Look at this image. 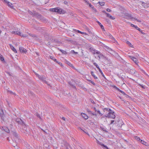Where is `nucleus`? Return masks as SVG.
<instances>
[{
  "label": "nucleus",
  "instance_id": "10",
  "mask_svg": "<svg viewBox=\"0 0 149 149\" xmlns=\"http://www.w3.org/2000/svg\"><path fill=\"white\" fill-rule=\"evenodd\" d=\"M36 75L38 76V77L39 78L42 80L43 81H44V82H45L46 84H47V82L45 80L43 77L42 76H40V75H39L38 74H36Z\"/></svg>",
  "mask_w": 149,
  "mask_h": 149
},
{
  "label": "nucleus",
  "instance_id": "9",
  "mask_svg": "<svg viewBox=\"0 0 149 149\" xmlns=\"http://www.w3.org/2000/svg\"><path fill=\"white\" fill-rule=\"evenodd\" d=\"M104 62H105V64L109 66H112L113 65L111 60L109 58L106 61H105Z\"/></svg>",
  "mask_w": 149,
  "mask_h": 149
},
{
  "label": "nucleus",
  "instance_id": "64",
  "mask_svg": "<svg viewBox=\"0 0 149 149\" xmlns=\"http://www.w3.org/2000/svg\"><path fill=\"white\" fill-rule=\"evenodd\" d=\"M37 117L39 118L40 119H41V118L40 117V115L39 114H37Z\"/></svg>",
  "mask_w": 149,
  "mask_h": 149
},
{
  "label": "nucleus",
  "instance_id": "31",
  "mask_svg": "<svg viewBox=\"0 0 149 149\" xmlns=\"http://www.w3.org/2000/svg\"><path fill=\"white\" fill-rule=\"evenodd\" d=\"M56 10H57V9H56V8H50L49 9V10L50 11L53 12H56Z\"/></svg>",
  "mask_w": 149,
  "mask_h": 149
},
{
  "label": "nucleus",
  "instance_id": "59",
  "mask_svg": "<svg viewBox=\"0 0 149 149\" xmlns=\"http://www.w3.org/2000/svg\"><path fill=\"white\" fill-rule=\"evenodd\" d=\"M101 53H100L99 51H97L96 50V52H95V53L99 54H100Z\"/></svg>",
  "mask_w": 149,
  "mask_h": 149
},
{
  "label": "nucleus",
  "instance_id": "51",
  "mask_svg": "<svg viewBox=\"0 0 149 149\" xmlns=\"http://www.w3.org/2000/svg\"><path fill=\"white\" fill-rule=\"evenodd\" d=\"M115 122V121L114 120H111V122L110 124V125L112 124H115L114 123Z\"/></svg>",
  "mask_w": 149,
  "mask_h": 149
},
{
  "label": "nucleus",
  "instance_id": "8",
  "mask_svg": "<svg viewBox=\"0 0 149 149\" xmlns=\"http://www.w3.org/2000/svg\"><path fill=\"white\" fill-rule=\"evenodd\" d=\"M56 9H57V10H56V12H57L58 13L61 14L65 13V11L63 10L62 9L59 7H56Z\"/></svg>",
  "mask_w": 149,
  "mask_h": 149
},
{
  "label": "nucleus",
  "instance_id": "58",
  "mask_svg": "<svg viewBox=\"0 0 149 149\" xmlns=\"http://www.w3.org/2000/svg\"><path fill=\"white\" fill-rule=\"evenodd\" d=\"M15 149H19V147L16 145L15 146H13Z\"/></svg>",
  "mask_w": 149,
  "mask_h": 149
},
{
  "label": "nucleus",
  "instance_id": "40",
  "mask_svg": "<svg viewBox=\"0 0 149 149\" xmlns=\"http://www.w3.org/2000/svg\"><path fill=\"white\" fill-rule=\"evenodd\" d=\"M99 4L101 5V6H103L104 4V2H98Z\"/></svg>",
  "mask_w": 149,
  "mask_h": 149
},
{
  "label": "nucleus",
  "instance_id": "43",
  "mask_svg": "<svg viewBox=\"0 0 149 149\" xmlns=\"http://www.w3.org/2000/svg\"><path fill=\"white\" fill-rule=\"evenodd\" d=\"M8 92H9L11 94L15 95V93H14V92H13L12 91H11L8 90Z\"/></svg>",
  "mask_w": 149,
  "mask_h": 149
},
{
  "label": "nucleus",
  "instance_id": "56",
  "mask_svg": "<svg viewBox=\"0 0 149 149\" xmlns=\"http://www.w3.org/2000/svg\"><path fill=\"white\" fill-rule=\"evenodd\" d=\"M5 127H0V129L3 130V131H4V129H5Z\"/></svg>",
  "mask_w": 149,
  "mask_h": 149
},
{
  "label": "nucleus",
  "instance_id": "41",
  "mask_svg": "<svg viewBox=\"0 0 149 149\" xmlns=\"http://www.w3.org/2000/svg\"><path fill=\"white\" fill-rule=\"evenodd\" d=\"M133 58V61L136 64H137V59L135 58Z\"/></svg>",
  "mask_w": 149,
  "mask_h": 149
},
{
  "label": "nucleus",
  "instance_id": "48",
  "mask_svg": "<svg viewBox=\"0 0 149 149\" xmlns=\"http://www.w3.org/2000/svg\"><path fill=\"white\" fill-rule=\"evenodd\" d=\"M71 52L72 53H73L75 54H78V52H75L74 50H72L71 51Z\"/></svg>",
  "mask_w": 149,
  "mask_h": 149
},
{
  "label": "nucleus",
  "instance_id": "5",
  "mask_svg": "<svg viewBox=\"0 0 149 149\" xmlns=\"http://www.w3.org/2000/svg\"><path fill=\"white\" fill-rule=\"evenodd\" d=\"M106 49H105V50L111 54L113 55V54H115V52L110 47H106Z\"/></svg>",
  "mask_w": 149,
  "mask_h": 149
},
{
  "label": "nucleus",
  "instance_id": "1",
  "mask_svg": "<svg viewBox=\"0 0 149 149\" xmlns=\"http://www.w3.org/2000/svg\"><path fill=\"white\" fill-rule=\"evenodd\" d=\"M103 111L104 112H105V111H108L109 112L108 113L106 114L105 116L106 117L111 118L113 119L115 118V112L110 109L105 108L104 109Z\"/></svg>",
  "mask_w": 149,
  "mask_h": 149
},
{
  "label": "nucleus",
  "instance_id": "54",
  "mask_svg": "<svg viewBox=\"0 0 149 149\" xmlns=\"http://www.w3.org/2000/svg\"><path fill=\"white\" fill-rule=\"evenodd\" d=\"M97 113H99V114H100L101 116H102L103 115V114L101 113L100 112V111L99 110H97Z\"/></svg>",
  "mask_w": 149,
  "mask_h": 149
},
{
  "label": "nucleus",
  "instance_id": "2",
  "mask_svg": "<svg viewBox=\"0 0 149 149\" xmlns=\"http://www.w3.org/2000/svg\"><path fill=\"white\" fill-rule=\"evenodd\" d=\"M61 146L63 147H65L66 149H69L68 146L72 149V147L70 146L65 140H62L61 142Z\"/></svg>",
  "mask_w": 149,
  "mask_h": 149
},
{
  "label": "nucleus",
  "instance_id": "55",
  "mask_svg": "<svg viewBox=\"0 0 149 149\" xmlns=\"http://www.w3.org/2000/svg\"><path fill=\"white\" fill-rule=\"evenodd\" d=\"M138 85L140 86L142 88L144 89H145V87L143 86L142 85L140 84H139Z\"/></svg>",
  "mask_w": 149,
  "mask_h": 149
},
{
  "label": "nucleus",
  "instance_id": "49",
  "mask_svg": "<svg viewBox=\"0 0 149 149\" xmlns=\"http://www.w3.org/2000/svg\"><path fill=\"white\" fill-rule=\"evenodd\" d=\"M126 42L127 44L130 45V47H132V45L131 43L129 41H127Z\"/></svg>",
  "mask_w": 149,
  "mask_h": 149
},
{
  "label": "nucleus",
  "instance_id": "63",
  "mask_svg": "<svg viewBox=\"0 0 149 149\" xmlns=\"http://www.w3.org/2000/svg\"><path fill=\"white\" fill-rule=\"evenodd\" d=\"M107 11L109 12H111V10L109 8H107L106 10Z\"/></svg>",
  "mask_w": 149,
  "mask_h": 149
},
{
  "label": "nucleus",
  "instance_id": "24",
  "mask_svg": "<svg viewBox=\"0 0 149 149\" xmlns=\"http://www.w3.org/2000/svg\"><path fill=\"white\" fill-rule=\"evenodd\" d=\"M50 58L51 59L53 60L54 62L56 63H58V61L56 60V59H55L53 56H51L50 57Z\"/></svg>",
  "mask_w": 149,
  "mask_h": 149
},
{
  "label": "nucleus",
  "instance_id": "45",
  "mask_svg": "<svg viewBox=\"0 0 149 149\" xmlns=\"http://www.w3.org/2000/svg\"><path fill=\"white\" fill-rule=\"evenodd\" d=\"M88 81L90 83H91L92 84H93V85H95V84L93 81H91L90 80H88Z\"/></svg>",
  "mask_w": 149,
  "mask_h": 149
},
{
  "label": "nucleus",
  "instance_id": "23",
  "mask_svg": "<svg viewBox=\"0 0 149 149\" xmlns=\"http://www.w3.org/2000/svg\"><path fill=\"white\" fill-rule=\"evenodd\" d=\"M68 84L72 88L74 89H76V86H74L73 84H72V83L71 81H69L68 82Z\"/></svg>",
  "mask_w": 149,
  "mask_h": 149
},
{
  "label": "nucleus",
  "instance_id": "15",
  "mask_svg": "<svg viewBox=\"0 0 149 149\" xmlns=\"http://www.w3.org/2000/svg\"><path fill=\"white\" fill-rule=\"evenodd\" d=\"M12 134L16 138H18V135L17 133L15 132H12Z\"/></svg>",
  "mask_w": 149,
  "mask_h": 149
},
{
  "label": "nucleus",
  "instance_id": "36",
  "mask_svg": "<svg viewBox=\"0 0 149 149\" xmlns=\"http://www.w3.org/2000/svg\"><path fill=\"white\" fill-rule=\"evenodd\" d=\"M135 29H136L137 30H138V31H140L141 33H143L142 32V30H141L137 26H136V27L135 28Z\"/></svg>",
  "mask_w": 149,
  "mask_h": 149
},
{
  "label": "nucleus",
  "instance_id": "34",
  "mask_svg": "<svg viewBox=\"0 0 149 149\" xmlns=\"http://www.w3.org/2000/svg\"><path fill=\"white\" fill-rule=\"evenodd\" d=\"M88 113L91 115H92L93 116H95L96 117L97 116V115L96 114L94 113H93L91 111H90L89 112H88Z\"/></svg>",
  "mask_w": 149,
  "mask_h": 149
},
{
  "label": "nucleus",
  "instance_id": "57",
  "mask_svg": "<svg viewBox=\"0 0 149 149\" xmlns=\"http://www.w3.org/2000/svg\"><path fill=\"white\" fill-rule=\"evenodd\" d=\"M109 18L111 19H115V18L114 17H112L111 15Z\"/></svg>",
  "mask_w": 149,
  "mask_h": 149
},
{
  "label": "nucleus",
  "instance_id": "27",
  "mask_svg": "<svg viewBox=\"0 0 149 149\" xmlns=\"http://www.w3.org/2000/svg\"><path fill=\"white\" fill-rule=\"evenodd\" d=\"M104 56V55H103L102 53H101L100 54H99V55L97 56V57L99 58V60L101 58H102Z\"/></svg>",
  "mask_w": 149,
  "mask_h": 149
},
{
  "label": "nucleus",
  "instance_id": "62",
  "mask_svg": "<svg viewBox=\"0 0 149 149\" xmlns=\"http://www.w3.org/2000/svg\"><path fill=\"white\" fill-rule=\"evenodd\" d=\"M130 25H131V26H132V27H134L135 28L136 27V26H135V25H134V24H131Z\"/></svg>",
  "mask_w": 149,
  "mask_h": 149
},
{
  "label": "nucleus",
  "instance_id": "32",
  "mask_svg": "<svg viewBox=\"0 0 149 149\" xmlns=\"http://www.w3.org/2000/svg\"><path fill=\"white\" fill-rule=\"evenodd\" d=\"M79 128L80 129V130H81L84 132L86 134H87L89 136V134L86 130L85 131V130H83L82 129H81V128L80 127H79Z\"/></svg>",
  "mask_w": 149,
  "mask_h": 149
},
{
  "label": "nucleus",
  "instance_id": "3",
  "mask_svg": "<svg viewBox=\"0 0 149 149\" xmlns=\"http://www.w3.org/2000/svg\"><path fill=\"white\" fill-rule=\"evenodd\" d=\"M30 14L33 15V17H34L36 18H38V19H41L42 18V16L39 13L36 12H32L30 11L29 12Z\"/></svg>",
  "mask_w": 149,
  "mask_h": 149
},
{
  "label": "nucleus",
  "instance_id": "21",
  "mask_svg": "<svg viewBox=\"0 0 149 149\" xmlns=\"http://www.w3.org/2000/svg\"><path fill=\"white\" fill-rule=\"evenodd\" d=\"M74 31L76 32H77L79 33H80L82 34H84L85 35H87V34H86V33H85L84 32H82L81 31H79V30H77L76 29H74Z\"/></svg>",
  "mask_w": 149,
  "mask_h": 149
},
{
  "label": "nucleus",
  "instance_id": "7",
  "mask_svg": "<svg viewBox=\"0 0 149 149\" xmlns=\"http://www.w3.org/2000/svg\"><path fill=\"white\" fill-rule=\"evenodd\" d=\"M0 116L1 119L3 121L5 122L4 118L5 117V115L4 113L3 110L2 109L0 110Z\"/></svg>",
  "mask_w": 149,
  "mask_h": 149
},
{
  "label": "nucleus",
  "instance_id": "42",
  "mask_svg": "<svg viewBox=\"0 0 149 149\" xmlns=\"http://www.w3.org/2000/svg\"><path fill=\"white\" fill-rule=\"evenodd\" d=\"M93 64L94 65L96 66V67L98 69L100 68L98 66L97 64L96 63H93Z\"/></svg>",
  "mask_w": 149,
  "mask_h": 149
},
{
  "label": "nucleus",
  "instance_id": "16",
  "mask_svg": "<svg viewBox=\"0 0 149 149\" xmlns=\"http://www.w3.org/2000/svg\"><path fill=\"white\" fill-rule=\"evenodd\" d=\"M136 70L134 69H130L129 72V74H134L135 73Z\"/></svg>",
  "mask_w": 149,
  "mask_h": 149
},
{
  "label": "nucleus",
  "instance_id": "18",
  "mask_svg": "<svg viewBox=\"0 0 149 149\" xmlns=\"http://www.w3.org/2000/svg\"><path fill=\"white\" fill-rule=\"evenodd\" d=\"M109 37L110 39L112 40V41H113L114 42H116V40L110 34H109Z\"/></svg>",
  "mask_w": 149,
  "mask_h": 149
},
{
  "label": "nucleus",
  "instance_id": "13",
  "mask_svg": "<svg viewBox=\"0 0 149 149\" xmlns=\"http://www.w3.org/2000/svg\"><path fill=\"white\" fill-rule=\"evenodd\" d=\"M81 114L82 117L84 119L86 120L88 118V116H87V115H86L85 113H82Z\"/></svg>",
  "mask_w": 149,
  "mask_h": 149
},
{
  "label": "nucleus",
  "instance_id": "17",
  "mask_svg": "<svg viewBox=\"0 0 149 149\" xmlns=\"http://www.w3.org/2000/svg\"><path fill=\"white\" fill-rule=\"evenodd\" d=\"M65 62L66 63L68 64L70 67H73L72 65L66 59H65Z\"/></svg>",
  "mask_w": 149,
  "mask_h": 149
},
{
  "label": "nucleus",
  "instance_id": "19",
  "mask_svg": "<svg viewBox=\"0 0 149 149\" xmlns=\"http://www.w3.org/2000/svg\"><path fill=\"white\" fill-rule=\"evenodd\" d=\"M8 6L11 8H13V5L11 3L8 2H7Z\"/></svg>",
  "mask_w": 149,
  "mask_h": 149
},
{
  "label": "nucleus",
  "instance_id": "20",
  "mask_svg": "<svg viewBox=\"0 0 149 149\" xmlns=\"http://www.w3.org/2000/svg\"><path fill=\"white\" fill-rule=\"evenodd\" d=\"M0 59L3 63L5 62V61L4 60V57H3L2 55L1 54H0Z\"/></svg>",
  "mask_w": 149,
  "mask_h": 149
},
{
  "label": "nucleus",
  "instance_id": "26",
  "mask_svg": "<svg viewBox=\"0 0 149 149\" xmlns=\"http://www.w3.org/2000/svg\"><path fill=\"white\" fill-rule=\"evenodd\" d=\"M99 70V71L100 72V73L101 74V75H102V76L105 79H106V77H105L104 75V74H103L102 71V70H101V69H100V68L99 69H98Z\"/></svg>",
  "mask_w": 149,
  "mask_h": 149
},
{
  "label": "nucleus",
  "instance_id": "52",
  "mask_svg": "<svg viewBox=\"0 0 149 149\" xmlns=\"http://www.w3.org/2000/svg\"><path fill=\"white\" fill-rule=\"evenodd\" d=\"M142 5L144 6V7H145V6H146V4L145 3L143 2H142L141 3Z\"/></svg>",
  "mask_w": 149,
  "mask_h": 149
},
{
  "label": "nucleus",
  "instance_id": "33",
  "mask_svg": "<svg viewBox=\"0 0 149 149\" xmlns=\"http://www.w3.org/2000/svg\"><path fill=\"white\" fill-rule=\"evenodd\" d=\"M97 22L98 24L101 29H104V27L101 24V23L98 21H97Z\"/></svg>",
  "mask_w": 149,
  "mask_h": 149
},
{
  "label": "nucleus",
  "instance_id": "46",
  "mask_svg": "<svg viewBox=\"0 0 149 149\" xmlns=\"http://www.w3.org/2000/svg\"><path fill=\"white\" fill-rule=\"evenodd\" d=\"M60 51L63 54H67V52L65 51L62 50H60Z\"/></svg>",
  "mask_w": 149,
  "mask_h": 149
},
{
  "label": "nucleus",
  "instance_id": "61",
  "mask_svg": "<svg viewBox=\"0 0 149 149\" xmlns=\"http://www.w3.org/2000/svg\"><path fill=\"white\" fill-rule=\"evenodd\" d=\"M113 87L114 88H115L117 90H118V88H117L116 86H113Z\"/></svg>",
  "mask_w": 149,
  "mask_h": 149
},
{
  "label": "nucleus",
  "instance_id": "25",
  "mask_svg": "<svg viewBox=\"0 0 149 149\" xmlns=\"http://www.w3.org/2000/svg\"><path fill=\"white\" fill-rule=\"evenodd\" d=\"M140 142L143 145H144L147 146V143L146 142H145L144 141H143L142 140H141Z\"/></svg>",
  "mask_w": 149,
  "mask_h": 149
},
{
  "label": "nucleus",
  "instance_id": "29",
  "mask_svg": "<svg viewBox=\"0 0 149 149\" xmlns=\"http://www.w3.org/2000/svg\"><path fill=\"white\" fill-rule=\"evenodd\" d=\"M91 73L93 77L95 79H97V77L95 75V74H94V73L93 72L91 71Z\"/></svg>",
  "mask_w": 149,
  "mask_h": 149
},
{
  "label": "nucleus",
  "instance_id": "47",
  "mask_svg": "<svg viewBox=\"0 0 149 149\" xmlns=\"http://www.w3.org/2000/svg\"><path fill=\"white\" fill-rule=\"evenodd\" d=\"M97 143L98 144H99L100 145H101L102 146V144H103V143H101V142H100L99 141H97Z\"/></svg>",
  "mask_w": 149,
  "mask_h": 149
},
{
  "label": "nucleus",
  "instance_id": "28",
  "mask_svg": "<svg viewBox=\"0 0 149 149\" xmlns=\"http://www.w3.org/2000/svg\"><path fill=\"white\" fill-rule=\"evenodd\" d=\"M43 146L44 147L48 148V149L49 148V146L48 144L47 143H45L44 144Z\"/></svg>",
  "mask_w": 149,
  "mask_h": 149
},
{
  "label": "nucleus",
  "instance_id": "30",
  "mask_svg": "<svg viewBox=\"0 0 149 149\" xmlns=\"http://www.w3.org/2000/svg\"><path fill=\"white\" fill-rule=\"evenodd\" d=\"M4 131L7 133H9L10 132V130L8 128V127H5Z\"/></svg>",
  "mask_w": 149,
  "mask_h": 149
},
{
  "label": "nucleus",
  "instance_id": "60",
  "mask_svg": "<svg viewBox=\"0 0 149 149\" xmlns=\"http://www.w3.org/2000/svg\"><path fill=\"white\" fill-rule=\"evenodd\" d=\"M106 15H107V17H108L109 18V17L110 16H111V15L109 14L108 13H107L106 14Z\"/></svg>",
  "mask_w": 149,
  "mask_h": 149
},
{
  "label": "nucleus",
  "instance_id": "50",
  "mask_svg": "<svg viewBox=\"0 0 149 149\" xmlns=\"http://www.w3.org/2000/svg\"><path fill=\"white\" fill-rule=\"evenodd\" d=\"M105 60V61H106L107 60L108 58L107 57L105 56L104 55L102 58Z\"/></svg>",
  "mask_w": 149,
  "mask_h": 149
},
{
  "label": "nucleus",
  "instance_id": "39",
  "mask_svg": "<svg viewBox=\"0 0 149 149\" xmlns=\"http://www.w3.org/2000/svg\"><path fill=\"white\" fill-rule=\"evenodd\" d=\"M125 71L126 72H128L129 73L130 70V69L129 68H127L125 69Z\"/></svg>",
  "mask_w": 149,
  "mask_h": 149
},
{
  "label": "nucleus",
  "instance_id": "35",
  "mask_svg": "<svg viewBox=\"0 0 149 149\" xmlns=\"http://www.w3.org/2000/svg\"><path fill=\"white\" fill-rule=\"evenodd\" d=\"M88 113L91 115H92L93 116H95L96 117L97 116V115L96 114L94 113H93L91 111H90L89 112H88Z\"/></svg>",
  "mask_w": 149,
  "mask_h": 149
},
{
  "label": "nucleus",
  "instance_id": "22",
  "mask_svg": "<svg viewBox=\"0 0 149 149\" xmlns=\"http://www.w3.org/2000/svg\"><path fill=\"white\" fill-rule=\"evenodd\" d=\"M100 129L101 130L104 131L106 133H108V131L105 129L104 127L103 126H100Z\"/></svg>",
  "mask_w": 149,
  "mask_h": 149
},
{
  "label": "nucleus",
  "instance_id": "12",
  "mask_svg": "<svg viewBox=\"0 0 149 149\" xmlns=\"http://www.w3.org/2000/svg\"><path fill=\"white\" fill-rule=\"evenodd\" d=\"M89 50L94 54H95V52H96V50L92 47H90L89 49Z\"/></svg>",
  "mask_w": 149,
  "mask_h": 149
},
{
  "label": "nucleus",
  "instance_id": "53",
  "mask_svg": "<svg viewBox=\"0 0 149 149\" xmlns=\"http://www.w3.org/2000/svg\"><path fill=\"white\" fill-rule=\"evenodd\" d=\"M80 86L84 90H86V88L85 87V86Z\"/></svg>",
  "mask_w": 149,
  "mask_h": 149
},
{
  "label": "nucleus",
  "instance_id": "6",
  "mask_svg": "<svg viewBox=\"0 0 149 149\" xmlns=\"http://www.w3.org/2000/svg\"><path fill=\"white\" fill-rule=\"evenodd\" d=\"M16 121L19 124H20L22 125H25V124L24 121L22 120L20 118H17L16 120Z\"/></svg>",
  "mask_w": 149,
  "mask_h": 149
},
{
  "label": "nucleus",
  "instance_id": "14",
  "mask_svg": "<svg viewBox=\"0 0 149 149\" xmlns=\"http://www.w3.org/2000/svg\"><path fill=\"white\" fill-rule=\"evenodd\" d=\"M88 5H89V6L90 7H91L92 9L93 10V12L95 13L96 12V11H97L96 10V9L95 8H94L93 6H92L90 3H89Z\"/></svg>",
  "mask_w": 149,
  "mask_h": 149
},
{
  "label": "nucleus",
  "instance_id": "44",
  "mask_svg": "<svg viewBox=\"0 0 149 149\" xmlns=\"http://www.w3.org/2000/svg\"><path fill=\"white\" fill-rule=\"evenodd\" d=\"M102 147L103 148H105L107 149H109L108 147L106 145H104V144H102Z\"/></svg>",
  "mask_w": 149,
  "mask_h": 149
},
{
  "label": "nucleus",
  "instance_id": "11",
  "mask_svg": "<svg viewBox=\"0 0 149 149\" xmlns=\"http://www.w3.org/2000/svg\"><path fill=\"white\" fill-rule=\"evenodd\" d=\"M19 50L21 52L26 54V53L27 52L26 50L23 47H19Z\"/></svg>",
  "mask_w": 149,
  "mask_h": 149
},
{
  "label": "nucleus",
  "instance_id": "37",
  "mask_svg": "<svg viewBox=\"0 0 149 149\" xmlns=\"http://www.w3.org/2000/svg\"><path fill=\"white\" fill-rule=\"evenodd\" d=\"M11 49L15 53H17V51L14 47H10Z\"/></svg>",
  "mask_w": 149,
  "mask_h": 149
},
{
  "label": "nucleus",
  "instance_id": "38",
  "mask_svg": "<svg viewBox=\"0 0 149 149\" xmlns=\"http://www.w3.org/2000/svg\"><path fill=\"white\" fill-rule=\"evenodd\" d=\"M135 138L138 141H140L141 139L138 136H135Z\"/></svg>",
  "mask_w": 149,
  "mask_h": 149
},
{
  "label": "nucleus",
  "instance_id": "4",
  "mask_svg": "<svg viewBox=\"0 0 149 149\" xmlns=\"http://www.w3.org/2000/svg\"><path fill=\"white\" fill-rule=\"evenodd\" d=\"M12 33L13 34H17L20 36H21L22 37H26L27 36V35H26L25 34H22V33L20 32L19 30L18 31H13L12 32Z\"/></svg>",
  "mask_w": 149,
  "mask_h": 149
}]
</instances>
